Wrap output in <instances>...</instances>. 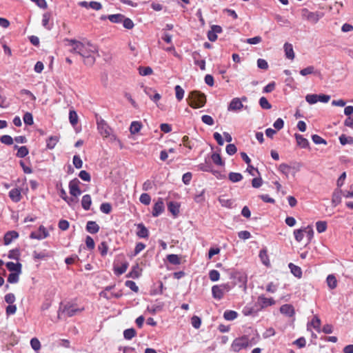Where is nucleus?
I'll list each match as a JSON object with an SVG mask.
<instances>
[{"mask_svg":"<svg viewBox=\"0 0 353 353\" xmlns=\"http://www.w3.org/2000/svg\"><path fill=\"white\" fill-rule=\"evenodd\" d=\"M69 46H71L70 51L72 53H77L84 58V62L86 65H92L95 61L94 56L98 51L96 46L90 42H81L76 40H69Z\"/></svg>","mask_w":353,"mask_h":353,"instance_id":"f257e3e1","label":"nucleus"},{"mask_svg":"<svg viewBox=\"0 0 353 353\" xmlns=\"http://www.w3.org/2000/svg\"><path fill=\"white\" fill-rule=\"evenodd\" d=\"M189 105L194 109L202 108L206 103V97L203 93L199 91H192L190 92L188 97Z\"/></svg>","mask_w":353,"mask_h":353,"instance_id":"f03ea898","label":"nucleus"},{"mask_svg":"<svg viewBox=\"0 0 353 353\" xmlns=\"http://www.w3.org/2000/svg\"><path fill=\"white\" fill-rule=\"evenodd\" d=\"M250 346V341L247 336H243L235 339L231 345V349L234 352H239Z\"/></svg>","mask_w":353,"mask_h":353,"instance_id":"7ed1b4c3","label":"nucleus"},{"mask_svg":"<svg viewBox=\"0 0 353 353\" xmlns=\"http://www.w3.org/2000/svg\"><path fill=\"white\" fill-rule=\"evenodd\" d=\"M301 13L303 19L312 23H316L321 18L318 12H310L307 8L302 9Z\"/></svg>","mask_w":353,"mask_h":353,"instance_id":"20e7f679","label":"nucleus"},{"mask_svg":"<svg viewBox=\"0 0 353 353\" xmlns=\"http://www.w3.org/2000/svg\"><path fill=\"white\" fill-rule=\"evenodd\" d=\"M229 290V286L227 284L214 285L212 288V296L216 299H221L224 293Z\"/></svg>","mask_w":353,"mask_h":353,"instance_id":"39448f33","label":"nucleus"},{"mask_svg":"<svg viewBox=\"0 0 353 353\" xmlns=\"http://www.w3.org/2000/svg\"><path fill=\"white\" fill-rule=\"evenodd\" d=\"M246 100L247 98L245 97H243L241 99L238 97L232 99L228 107V110L231 112L241 110L243 108L242 101H245Z\"/></svg>","mask_w":353,"mask_h":353,"instance_id":"423d86ee","label":"nucleus"},{"mask_svg":"<svg viewBox=\"0 0 353 353\" xmlns=\"http://www.w3.org/2000/svg\"><path fill=\"white\" fill-rule=\"evenodd\" d=\"M83 310V307L79 308L76 305L68 303L64 305L61 313L65 314L68 316H72L78 313H80Z\"/></svg>","mask_w":353,"mask_h":353,"instance_id":"0eeeda50","label":"nucleus"},{"mask_svg":"<svg viewBox=\"0 0 353 353\" xmlns=\"http://www.w3.org/2000/svg\"><path fill=\"white\" fill-rule=\"evenodd\" d=\"M97 129L103 137H108L111 133V129L107 123L103 119H97Z\"/></svg>","mask_w":353,"mask_h":353,"instance_id":"6e6552de","label":"nucleus"},{"mask_svg":"<svg viewBox=\"0 0 353 353\" xmlns=\"http://www.w3.org/2000/svg\"><path fill=\"white\" fill-rule=\"evenodd\" d=\"M48 236L49 233L46 228L44 226L41 225L37 231L31 232L30 237L33 239L41 240L46 239Z\"/></svg>","mask_w":353,"mask_h":353,"instance_id":"1a4fd4ad","label":"nucleus"},{"mask_svg":"<svg viewBox=\"0 0 353 353\" xmlns=\"http://www.w3.org/2000/svg\"><path fill=\"white\" fill-rule=\"evenodd\" d=\"M79 181L74 179L69 183L70 194L74 197H78L81 195V191L79 187Z\"/></svg>","mask_w":353,"mask_h":353,"instance_id":"9d476101","label":"nucleus"},{"mask_svg":"<svg viewBox=\"0 0 353 353\" xmlns=\"http://www.w3.org/2000/svg\"><path fill=\"white\" fill-rule=\"evenodd\" d=\"M257 305L263 309L275 304V301L272 298H267L264 295H260L257 299Z\"/></svg>","mask_w":353,"mask_h":353,"instance_id":"9b49d317","label":"nucleus"},{"mask_svg":"<svg viewBox=\"0 0 353 353\" xmlns=\"http://www.w3.org/2000/svg\"><path fill=\"white\" fill-rule=\"evenodd\" d=\"M164 210V203L162 199H159V200L154 203L152 210V216H158L160 215Z\"/></svg>","mask_w":353,"mask_h":353,"instance_id":"f8f14e48","label":"nucleus"},{"mask_svg":"<svg viewBox=\"0 0 353 353\" xmlns=\"http://www.w3.org/2000/svg\"><path fill=\"white\" fill-rule=\"evenodd\" d=\"M280 312L281 314L290 317L292 316L295 313L294 307L290 304L283 305L280 307Z\"/></svg>","mask_w":353,"mask_h":353,"instance_id":"ddd939ff","label":"nucleus"},{"mask_svg":"<svg viewBox=\"0 0 353 353\" xmlns=\"http://www.w3.org/2000/svg\"><path fill=\"white\" fill-rule=\"evenodd\" d=\"M19 234L16 231L8 232L4 236V244L9 245L14 239L18 238Z\"/></svg>","mask_w":353,"mask_h":353,"instance_id":"4468645a","label":"nucleus"},{"mask_svg":"<svg viewBox=\"0 0 353 353\" xmlns=\"http://www.w3.org/2000/svg\"><path fill=\"white\" fill-rule=\"evenodd\" d=\"M99 226L95 222L92 221H89L86 225V230L90 234H96L99 231Z\"/></svg>","mask_w":353,"mask_h":353,"instance_id":"2eb2a0df","label":"nucleus"},{"mask_svg":"<svg viewBox=\"0 0 353 353\" xmlns=\"http://www.w3.org/2000/svg\"><path fill=\"white\" fill-rule=\"evenodd\" d=\"M259 258L263 265L267 267L270 265V261L268 255V251L265 248L262 249L259 252Z\"/></svg>","mask_w":353,"mask_h":353,"instance_id":"dca6fc26","label":"nucleus"},{"mask_svg":"<svg viewBox=\"0 0 353 353\" xmlns=\"http://www.w3.org/2000/svg\"><path fill=\"white\" fill-rule=\"evenodd\" d=\"M284 50L285 53V56L288 59H294V52L293 50L292 45L289 43H285L284 44Z\"/></svg>","mask_w":353,"mask_h":353,"instance_id":"f3484780","label":"nucleus"},{"mask_svg":"<svg viewBox=\"0 0 353 353\" xmlns=\"http://www.w3.org/2000/svg\"><path fill=\"white\" fill-rule=\"evenodd\" d=\"M6 265L9 271L18 273L21 272V264L19 263L8 262Z\"/></svg>","mask_w":353,"mask_h":353,"instance_id":"a211bd4d","label":"nucleus"},{"mask_svg":"<svg viewBox=\"0 0 353 353\" xmlns=\"http://www.w3.org/2000/svg\"><path fill=\"white\" fill-rule=\"evenodd\" d=\"M92 204V199L90 194H85L81 199V205L85 210H88Z\"/></svg>","mask_w":353,"mask_h":353,"instance_id":"6ab92c4d","label":"nucleus"},{"mask_svg":"<svg viewBox=\"0 0 353 353\" xmlns=\"http://www.w3.org/2000/svg\"><path fill=\"white\" fill-rule=\"evenodd\" d=\"M51 18V14L50 12H46L43 14L42 26L47 30H51L52 23L50 24V20Z\"/></svg>","mask_w":353,"mask_h":353,"instance_id":"aec40b11","label":"nucleus"},{"mask_svg":"<svg viewBox=\"0 0 353 353\" xmlns=\"http://www.w3.org/2000/svg\"><path fill=\"white\" fill-rule=\"evenodd\" d=\"M138 231L137 232V235L140 238H147L149 234V232L148 229L142 224H138L137 225Z\"/></svg>","mask_w":353,"mask_h":353,"instance_id":"412c9836","label":"nucleus"},{"mask_svg":"<svg viewBox=\"0 0 353 353\" xmlns=\"http://www.w3.org/2000/svg\"><path fill=\"white\" fill-rule=\"evenodd\" d=\"M295 138H296L297 144L302 148H307L309 146V141H307V139L304 138L302 135L296 134Z\"/></svg>","mask_w":353,"mask_h":353,"instance_id":"4be33fe9","label":"nucleus"},{"mask_svg":"<svg viewBox=\"0 0 353 353\" xmlns=\"http://www.w3.org/2000/svg\"><path fill=\"white\" fill-rule=\"evenodd\" d=\"M326 282L330 290H334L337 286V280L334 274H329L326 279Z\"/></svg>","mask_w":353,"mask_h":353,"instance_id":"5701e85b","label":"nucleus"},{"mask_svg":"<svg viewBox=\"0 0 353 353\" xmlns=\"http://www.w3.org/2000/svg\"><path fill=\"white\" fill-rule=\"evenodd\" d=\"M10 198L14 202H18L21 200V191L17 188L11 190L9 192Z\"/></svg>","mask_w":353,"mask_h":353,"instance_id":"b1692460","label":"nucleus"},{"mask_svg":"<svg viewBox=\"0 0 353 353\" xmlns=\"http://www.w3.org/2000/svg\"><path fill=\"white\" fill-rule=\"evenodd\" d=\"M179 207L178 203L170 201L168 205V210L174 216H177L179 212Z\"/></svg>","mask_w":353,"mask_h":353,"instance_id":"393cba45","label":"nucleus"},{"mask_svg":"<svg viewBox=\"0 0 353 353\" xmlns=\"http://www.w3.org/2000/svg\"><path fill=\"white\" fill-rule=\"evenodd\" d=\"M289 268L294 276H295L297 278H301L302 276V270L300 267L290 263L289 264Z\"/></svg>","mask_w":353,"mask_h":353,"instance_id":"a878e982","label":"nucleus"},{"mask_svg":"<svg viewBox=\"0 0 353 353\" xmlns=\"http://www.w3.org/2000/svg\"><path fill=\"white\" fill-rule=\"evenodd\" d=\"M142 128V124L139 121H132L130 127V132L132 134L138 133Z\"/></svg>","mask_w":353,"mask_h":353,"instance_id":"bb28decb","label":"nucleus"},{"mask_svg":"<svg viewBox=\"0 0 353 353\" xmlns=\"http://www.w3.org/2000/svg\"><path fill=\"white\" fill-rule=\"evenodd\" d=\"M59 141V137L57 136H52L47 140V148L50 150L53 149Z\"/></svg>","mask_w":353,"mask_h":353,"instance_id":"cd10ccee","label":"nucleus"},{"mask_svg":"<svg viewBox=\"0 0 353 353\" xmlns=\"http://www.w3.org/2000/svg\"><path fill=\"white\" fill-rule=\"evenodd\" d=\"M112 23H121L124 19V16L121 14H110L107 17Z\"/></svg>","mask_w":353,"mask_h":353,"instance_id":"c85d7f7f","label":"nucleus"},{"mask_svg":"<svg viewBox=\"0 0 353 353\" xmlns=\"http://www.w3.org/2000/svg\"><path fill=\"white\" fill-rule=\"evenodd\" d=\"M228 178L232 182L236 183L243 179V176L241 173L230 172L229 175H228Z\"/></svg>","mask_w":353,"mask_h":353,"instance_id":"c756f323","label":"nucleus"},{"mask_svg":"<svg viewBox=\"0 0 353 353\" xmlns=\"http://www.w3.org/2000/svg\"><path fill=\"white\" fill-rule=\"evenodd\" d=\"M14 148H17V156L18 157L23 158L28 154V150L26 146L18 147L17 145H15Z\"/></svg>","mask_w":353,"mask_h":353,"instance_id":"7c9ffc66","label":"nucleus"},{"mask_svg":"<svg viewBox=\"0 0 353 353\" xmlns=\"http://www.w3.org/2000/svg\"><path fill=\"white\" fill-rule=\"evenodd\" d=\"M237 312L233 310H226L223 314V317L228 321H232L237 317Z\"/></svg>","mask_w":353,"mask_h":353,"instance_id":"2f4dec72","label":"nucleus"},{"mask_svg":"<svg viewBox=\"0 0 353 353\" xmlns=\"http://www.w3.org/2000/svg\"><path fill=\"white\" fill-rule=\"evenodd\" d=\"M174 90L176 99L179 101H181L184 97V90L180 85H177L174 87Z\"/></svg>","mask_w":353,"mask_h":353,"instance_id":"473e14b6","label":"nucleus"},{"mask_svg":"<svg viewBox=\"0 0 353 353\" xmlns=\"http://www.w3.org/2000/svg\"><path fill=\"white\" fill-rule=\"evenodd\" d=\"M341 192H342L341 190H339V191H335L333 193L332 202L334 206L337 205L338 204H339L341 203Z\"/></svg>","mask_w":353,"mask_h":353,"instance_id":"72a5a7b5","label":"nucleus"},{"mask_svg":"<svg viewBox=\"0 0 353 353\" xmlns=\"http://www.w3.org/2000/svg\"><path fill=\"white\" fill-rule=\"evenodd\" d=\"M291 170V167L286 163H281L279 167V170L288 178Z\"/></svg>","mask_w":353,"mask_h":353,"instance_id":"f704fd0d","label":"nucleus"},{"mask_svg":"<svg viewBox=\"0 0 353 353\" xmlns=\"http://www.w3.org/2000/svg\"><path fill=\"white\" fill-rule=\"evenodd\" d=\"M136 331L134 328L127 329L123 332V336L125 339L130 340L136 336Z\"/></svg>","mask_w":353,"mask_h":353,"instance_id":"c9c22d12","label":"nucleus"},{"mask_svg":"<svg viewBox=\"0 0 353 353\" xmlns=\"http://www.w3.org/2000/svg\"><path fill=\"white\" fill-rule=\"evenodd\" d=\"M211 159L212 161L217 165L222 166L224 165L223 161L222 160L220 154L218 153H213L211 156Z\"/></svg>","mask_w":353,"mask_h":353,"instance_id":"e433bc0d","label":"nucleus"},{"mask_svg":"<svg viewBox=\"0 0 353 353\" xmlns=\"http://www.w3.org/2000/svg\"><path fill=\"white\" fill-rule=\"evenodd\" d=\"M167 259L171 264L179 265L181 263L180 258L176 254H169L167 256Z\"/></svg>","mask_w":353,"mask_h":353,"instance_id":"4c0bfd02","label":"nucleus"},{"mask_svg":"<svg viewBox=\"0 0 353 353\" xmlns=\"http://www.w3.org/2000/svg\"><path fill=\"white\" fill-rule=\"evenodd\" d=\"M140 276V269L138 265H134L128 276L133 278V279H137Z\"/></svg>","mask_w":353,"mask_h":353,"instance_id":"58836bf2","label":"nucleus"},{"mask_svg":"<svg viewBox=\"0 0 353 353\" xmlns=\"http://www.w3.org/2000/svg\"><path fill=\"white\" fill-rule=\"evenodd\" d=\"M339 141L341 144L343 145L346 144H352L353 143V138L351 137H347L345 134H341L339 137Z\"/></svg>","mask_w":353,"mask_h":353,"instance_id":"ea45409f","label":"nucleus"},{"mask_svg":"<svg viewBox=\"0 0 353 353\" xmlns=\"http://www.w3.org/2000/svg\"><path fill=\"white\" fill-rule=\"evenodd\" d=\"M98 250L101 256H104L107 254L108 250V245L106 242L103 241L98 245Z\"/></svg>","mask_w":353,"mask_h":353,"instance_id":"a19ab883","label":"nucleus"},{"mask_svg":"<svg viewBox=\"0 0 353 353\" xmlns=\"http://www.w3.org/2000/svg\"><path fill=\"white\" fill-rule=\"evenodd\" d=\"M69 120L70 123L74 126L78 122V115L74 110H70L69 112Z\"/></svg>","mask_w":353,"mask_h":353,"instance_id":"79ce46f5","label":"nucleus"},{"mask_svg":"<svg viewBox=\"0 0 353 353\" xmlns=\"http://www.w3.org/2000/svg\"><path fill=\"white\" fill-rule=\"evenodd\" d=\"M139 201L141 203L148 205L150 203L151 197L148 194L143 193L140 196Z\"/></svg>","mask_w":353,"mask_h":353,"instance_id":"37998d69","label":"nucleus"},{"mask_svg":"<svg viewBox=\"0 0 353 353\" xmlns=\"http://www.w3.org/2000/svg\"><path fill=\"white\" fill-rule=\"evenodd\" d=\"M259 105L263 109L269 110L272 108L271 104L268 102V99L262 97L259 99Z\"/></svg>","mask_w":353,"mask_h":353,"instance_id":"c03bdc74","label":"nucleus"},{"mask_svg":"<svg viewBox=\"0 0 353 353\" xmlns=\"http://www.w3.org/2000/svg\"><path fill=\"white\" fill-rule=\"evenodd\" d=\"M152 69L148 66V67H139V74L141 76H147L152 74Z\"/></svg>","mask_w":353,"mask_h":353,"instance_id":"a18cd8bd","label":"nucleus"},{"mask_svg":"<svg viewBox=\"0 0 353 353\" xmlns=\"http://www.w3.org/2000/svg\"><path fill=\"white\" fill-rule=\"evenodd\" d=\"M316 230L319 233L325 232L327 229V223L325 221H317L316 223Z\"/></svg>","mask_w":353,"mask_h":353,"instance_id":"49530a36","label":"nucleus"},{"mask_svg":"<svg viewBox=\"0 0 353 353\" xmlns=\"http://www.w3.org/2000/svg\"><path fill=\"white\" fill-rule=\"evenodd\" d=\"M304 228L296 230L294 231V238L296 241L301 242L303 240L304 236Z\"/></svg>","mask_w":353,"mask_h":353,"instance_id":"de8ad7c7","label":"nucleus"},{"mask_svg":"<svg viewBox=\"0 0 353 353\" xmlns=\"http://www.w3.org/2000/svg\"><path fill=\"white\" fill-rule=\"evenodd\" d=\"M311 325L317 332H320L321 320L317 316H314Z\"/></svg>","mask_w":353,"mask_h":353,"instance_id":"09e8293b","label":"nucleus"},{"mask_svg":"<svg viewBox=\"0 0 353 353\" xmlns=\"http://www.w3.org/2000/svg\"><path fill=\"white\" fill-rule=\"evenodd\" d=\"M21 273L12 272L8 275V281L10 283H16L19 281V276Z\"/></svg>","mask_w":353,"mask_h":353,"instance_id":"8fccbe9b","label":"nucleus"},{"mask_svg":"<svg viewBox=\"0 0 353 353\" xmlns=\"http://www.w3.org/2000/svg\"><path fill=\"white\" fill-rule=\"evenodd\" d=\"M128 263H123L121 266L115 268V274L117 275H121L125 273L128 269Z\"/></svg>","mask_w":353,"mask_h":353,"instance_id":"3c124183","label":"nucleus"},{"mask_svg":"<svg viewBox=\"0 0 353 353\" xmlns=\"http://www.w3.org/2000/svg\"><path fill=\"white\" fill-rule=\"evenodd\" d=\"M305 100L310 104H314L318 101V94H307L305 97Z\"/></svg>","mask_w":353,"mask_h":353,"instance_id":"603ef678","label":"nucleus"},{"mask_svg":"<svg viewBox=\"0 0 353 353\" xmlns=\"http://www.w3.org/2000/svg\"><path fill=\"white\" fill-rule=\"evenodd\" d=\"M100 210L105 214H109L112 211V206L109 203H103L100 206Z\"/></svg>","mask_w":353,"mask_h":353,"instance_id":"864d4df0","label":"nucleus"},{"mask_svg":"<svg viewBox=\"0 0 353 353\" xmlns=\"http://www.w3.org/2000/svg\"><path fill=\"white\" fill-rule=\"evenodd\" d=\"M209 277L212 281H216L220 278V274L217 270H212L209 272Z\"/></svg>","mask_w":353,"mask_h":353,"instance_id":"5fc2aeb1","label":"nucleus"},{"mask_svg":"<svg viewBox=\"0 0 353 353\" xmlns=\"http://www.w3.org/2000/svg\"><path fill=\"white\" fill-rule=\"evenodd\" d=\"M312 139L315 144H324V145L327 144V141L324 139H323L322 137H321L320 136H319L317 134L312 135Z\"/></svg>","mask_w":353,"mask_h":353,"instance_id":"6e6d98bb","label":"nucleus"},{"mask_svg":"<svg viewBox=\"0 0 353 353\" xmlns=\"http://www.w3.org/2000/svg\"><path fill=\"white\" fill-rule=\"evenodd\" d=\"M0 141L2 143L8 145H10L13 143V139L9 135H3L0 138Z\"/></svg>","mask_w":353,"mask_h":353,"instance_id":"4d7b16f0","label":"nucleus"},{"mask_svg":"<svg viewBox=\"0 0 353 353\" xmlns=\"http://www.w3.org/2000/svg\"><path fill=\"white\" fill-rule=\"evenodd\" d=\"M191 323L194 328L198 329L201 326V320L199 316H194L191 319Z\"/></svg>","mask_w":353,"mask_h":353,"instance_id":"13d9d810","label":"nucleus"},{"mask_svg":"<svg viewBox=\"0 0 353 353\" xmlns=\"http://www.w3.org/2000/svg\"><path fill=\"white\" fill-rule=\"evenodd\" d=\"M122 22L123 27L128 30L132 29L134 26L133 21L130 19L125 18V17Z\"/></svg>","mask_w":353,"mask_h":353,"instance_id":"bf43d9fd","label":"nucleus"},{"mask_svg":"<svg viewBox=\"0 0 353 353\" xmlns=\"http://www.w3.org/2000/svg\"><path fill=\"white\" fill-rule=\"evenodd\" d=\"M23 121L26 125L33 124V117L30 112H26L23 116Z\"/></svg>","mask_w":353,"mask_h":353,"instance_id":"052dcab7","label":"nucleus"},{"mask_svg":"<svg viewBox=\"0 0 353 353\" xmlns=\"http://www.w3.org/2000/svg\"><path fill=\"white\" fill-rule=\"evenodd\" d=\"M199 169L203 172H212V165L208 163H201L198 165Z\"/></svg>","mask_w":353,"mask_h":353,"instance_id":"680f3d73","label":"nucleus"},{"mask_svg":"<svg viewBox=\"0 0 353 353\" xmlns=\"http://www.w3.org/2000/svg\"><path fill=\"white\" fill-rule=\"evenodd\" d=\"M30 345L33 350L37 351L41 348L40 341L37 338H33L30 341Z\"/></svg>","mask_w":353,"mask_h":353,"instance_id":"e2e57ef3","label":"nucleus"},{"mask_svg":"<svg viewBox=\"0 0 353 353\" xmlns=\"http://www.w3.org/2000/svg\"><path fill=\"white\" fill-rule=\"evenodd\" d=\"M73 164L76 168L80 169L83 166V161L79 156L74 155L73 157Z\"/></svg>","mask_w":353,"mask_h":353,"instance_id":"0e129e2a","label":"nucleus"},{"mask_svg":"<svg viewBox=\"0 0 353 353\" xmlns=\"http://www.w3.org/2000/svg\"><path fill=\"white\" fill-rule=\"evenodd\" d=\"M125 285L126 287L129 288L130 290H132L134 292H137L139 290V288L135 283V282L132 281H126L125 283Z\"/></svg>","mask_w":353,"mask_h":353,"instance_id":"69168bd1","label":"nucleus"},{"mask_svg":"<svg viewBox=\"0 0 353 353\" xmlns=\"http://www.w3.org/2000/svg\"><path fill=\"white\" fill-rule=\"evenodd\" d=\"M262 38L260 36H256L252 38L247 39L245 42L249 44L255 45L261 42Z\"/></svg>","mask_w":353,"mask_h":353,"instance_id":"338daca9","label":"nucleus"},{"mask_svg":"<svg viewBox=\"0 0 353 353\" xmlns=\"http://www.w3.org/2000/svg\"><path fill=\"white\" fill-rule=\"evenodd\" d=\"M201 120L204 123L208 125H212L214 123L213 118L209 115H203L201 117Z\"/></svg>","mask_w":353,"mask_h":353,"instance_id":"774afa93","label":"nucleus"}]
</instances>
